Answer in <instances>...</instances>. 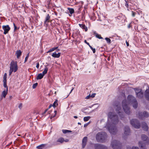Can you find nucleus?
Returning <instances> with one entry per match:
<instances>
[{
	"label": "nucleus",
	"mask_w": 149,
	"mask_h": 149,
	"mask_svg": "<svg viewBox=\"0 0 149 149\" xmlns=\"http://www.w3.org/2000/svg\"><path fill=\"white\" fill-rule=\"evenodd\" d=\"M58 100H56L55 101L54 103L53 106L54 107H55L56 106H57L58 105Z\"/></svg>",
	"instance_id": "obj_30"
},
{
	"label": "nucleus",
	"mask_w": 149,
	"mask_h": 149,
	"mask_svg": "<svg viewBox=\"0 0 149 149\" xmlns=\"http://www.w3.org/2000/svg\"><path fill=\"white\" fill-rule=\"evenodd\" d=\"M3 86L4 87L6 88L5 90H8V88L7 85L6 84V82H3Z\"/></svg>",
	"instance_id": "obj_34"
},
{
	"label": "nucleus",
	"mask_w": 149,
	"mask_h": 149,
	"mask_svg": "<svg viewBox=\"0 0 149 149\" xmlns=\"http://www.w3.org/2000/svg\"><path fill=\"white\" fill-rule=\"evenodd\" d=\"M89 123V122L88 123H87V124H84V127H86Z\"/></svg>",
	"instance_id": "obj_48"
},
{
	"label": "nucleus",
	"mask_w": 149,
	"mask_h": 149,
	"mask_svg": "<svg viewBox=\"0 0 149 149\" xmlns=\"http://www.w3.org/2000/svg\"><path fill=\"white\" fill-rule=\"evenodd\" d=\"M138 116L140 118L142 119L143 117H147L149 116L148 113L145 111L143 113H139L138 114Z\"/></svg>",
	"instance_id": "obj_12"
},
{
	"label": "nucleus",
	"mask_w": 149,
	"mask_h": 149,
	"mask_svg": "<svg viewBox=\"0 0 149 149\" xmlns=\"http://www.w3.org/2000/svg\"><path fill=\"white\" fill-rule=\"evenodd\" d=\"M127 149H139V148L137 147L133 146L131 147L130 146H128L127 148Z\"/></svg>",
	"instance_id": "obj_28"
},
{
	"label": "nucleus",
	"mask_w": 149,
	"mask_h": 149,
	"mask_svg": "<svg viewBox=\"0 0 149 149\" xmlns=\"http://www.w3.org/2000/svg\"><path fill=\"white\" fill-rule=\"evenodd\" d=\"M91 118L90 116L85 117L84 118V121H87L88 120Z\"/></svg>",
	"instance_id": "obj_23"
},
{
	"label": "nucleus",
	"mask_w": 149,
	"mask_h": 149,
	"mask_svg": "<svg viewBox=\"0 0 149 149\" xmlns=\"http://www.w3.org/2000/svg\"><path fill=\"white\" fill-rule=\"evenodd\" d=\"M74 89V88H72V89L71 90V91H70V93H71L72 92V91Z\"/></svg>",
	"instance_id": "obj_51"
},
{
	"label": "nucleus",
	"mask_w": 149,
	"mask_h": 149,
	"mask_svg": "<svg viewBox=\"0 0 149 149\" xmlns=\"http://www.w3.org/2000/svg\"><path fill=\"white\" fill-rule=\"evenodd\" d=\"M54 113H55V114H54V115L53 116H52V115L51 116V117H50V118L51 119H52V118L54 117L55 116H56V113H57V111H54Z\"/></svg>",
	"instance_id": "obj_37"
},
{
	"label": "nucleus",
	"mask_w": 149,
	"mask_h": 149,
	"mask_svg": "<svg viewBox=\"0 0 149 149\" xmlns=\"http://www.w3.org/2000/svg\"><path fill=\"white\" fill-rule=\"evenodd\" d=\"M39 64L38 63H37L36 65V67L38 68L39 67Z\"/></svg>",
	"instance_id": "obj_46"
},
{
	"label": "nucleus",
	"mask_w": 149,
	"mask_h": 149,
	"mask_svg": "<svg viewBox=\"0 0 149 149\" xmlns=\"http://www.w3.org/2000/svg\"><path fill=\"white\" fill-rule=\"evenodd\" d=\"M136 13L135 12H134L133 11H132V16L133 17H134Z\"/></svg>",
	"instance_id": "obj_41"
},
{
	"label": "nucleus",
	"mask_w": 149,
	"mask_h": 149,
	"mask_svg": "<svg viewBox=\"0 0 149 149\" xmlns=\"http://www.w3.org/2000/svg\"><path fill=\"white\" fill-rule=\"evenodd\" d=\"M144 96L147 100H149V89H147L145 91Z\"/></svg>",
	"instance_id": "obj_14"
},
{
	"label": "nucleus",
	"mask_w": 149,
	"mask_h": 149,
	"mask_svg": "<svg viewBox=\"0 0 149 149\" xmlns=\"http://www.w3.org/2000/svg\"><path fill=\"white\" fill-rule=\"evenodd\" d=\"M64 141V139L62 138H61L58 139L57 141V142L62 143Z\"/></svg>",
	"instance_id": "obj_27"
},
{
	"label": "nucleus",
	"mask_w": 149,
	"mask_h": 149,
	"mask_svg": "<svg viewBox=\"0 0 149 149\" xmlns=\"http://www.w3.org/2000/svg\"><path fill=\"white\" fill-rule=\"evenodd\" d=\"M14 26V30L15 31V30H16L17 29V27L16 26L15 24L14 23H13Z\"/></svg>",
	"instance_id": "obj_43"
},
{
	"label": "nucleus",
	"mask_w": 149,
	"mask_h": 149,
	"mask_svg": "<svg viewBox=\"0 0 149 149\" xmlns=\"http://www.w3.org/2000/svg\"><path fill=\"white\" fill-rule=\"evenodd\" d=\"M71 14H72L74 12V10L72 8H68Z\"/></svg>",
	"instance_id": "obj_33"
},
{
	"label": "nucleus",
	"mask_w": 149,
	"mask_h": 149,
	"mask_svg": "<svg viewBox=\"0 0 149 149\" xmlns=\"http://www.w3.org/2000/svg\"><path fill=\"white\" fill-rule=\"evenodd\" d=\"M44 76L42 73L39 74L37 76L36 79H40L43 77Z\"/></svg>",
	"instance_id": "obj_21"
},
{
	"label": "nucleus",
	"mask_w": 149,
	"mask_h": 149,
	"mask_svg": "<svg viewBox=\"0 0 149 149\" xmlns=\"http://www.w3.org/2000/svg\"><path fill=\"white\" fill-rule=\"evenodd\" d=\"M50 18V16H49V14H48L45 18V20L44 22V23L45 24H47V22H49V20Z\"/></svg>",
	"instance_id": "obj_20"
},
{
	"label": "nucleus",
	"mask_w": 149,
	"mask_h": 149,
	"mask_svg": "<svg viewBox=\"0 0 149 149\" xmlns=\"http://www.w3.org/2000/svg\"><path fill=\"white\" fill-rule=\"evenodd\" d=\"M78 124H79V125H80V124H81V123H78Z\"/></svg>",
	"instance_id": "obj_55"
},
{
	"label": "nucleus",
	"mask_w": 149,
	"mask_h": 149,
	"mask_svg": "<svg viewBox=\"0 0 149 149\" xmlns=\"http://www.w3.org/2000/svg\"><path fill=\"white\" fill-rule=\"evenodd\" d=\"M84 42L86 43L89 46V47H90V46H91V45H90L89 44V43L88 42H87L86 40H84Z\"/></svg>",
	"instance_id": "obj_44"
},
{
	"label": "nucleus",
	"mask_w": 149,
	"mask_h": 149,
	"mask_svg": "<svg viewBox=\"0 0 149 149\" xmlns=\"http://www.w3.org/2000/svg\"><path fill=\"white\" fill-rule=\"evenodd\" d=\"M105 40H106L108 43L110 44L111 43V40L109 38H105Z\"/></svg>",
	"instance_id": "obj_31"
},
{
	"label": "nucleus",
	"mask_w": 149,
	"mask_h": 149,
	"mask_svg": "<svg viewBox=\"0 0 149 149\" xmlns=\"http://www.w3.org/2000/svg\"><path fill=\"white\" fill-rule=\"evenodd\" d=\"M95 149H107V147L104 145L100 144H95L94 145Z\"/></svg>",
	"instance_id": "obj_10"
},
{
	"label": "nucleus",
	"mask_w": 149,
	"mask_h": 149,
	"mask_svg": "<svg viewBox=\"0 0 149 149\" xmlns=\"http://www.w3.org/2000/svg\"><path fill=\"white\" fill-rule=\"evenodd\" d=\"M48 70V68L47 67H46L44 70L43 71L42 73V74H43L44 75L47 72V71Z\"/></svg>",
	"instance_id": "obj_25"
},
{
	"label": "nucleus",
	"mask_w": 149,
	"mask_h": 149,
	"mask_svg": "<svg viewBox=\"0 0 149 149\" xmlns=\"http://www.w3.org/2000/svg\"><path fill=\"white\" fill-rule=\"evenodd\" d=\"M45 146V144H41L37 147V148H38V149H42V148L44 147Z\"/></svg>",
	"instance_id": "obj_24"
},
{
	"label": "nucleus",
	"mask_w": 149,
	"mask_h": 149,
	"mask_svg": "<svg viewBox=\"0 0 149 149\" xmlns=\"http://www.w3.org/2000/svg\"><path fill=\"white\" fill-rule=\"evenodd\" d=\"M18 68L16 62L12 61L10 63V70H9V75H10L12 72H16Z\"/></svg>",
	"instance_id": "obj_6"
},
{
	"label": "nucleus",
	"mask_w": 149,
	"mask_h": 149,
	"mask_svg": "<svg viewBox=\"0 0 149 149\" xmlns=\"http://www.w3.org/2000/svg\"><path fill=\"white\" fill-rule=\"evenodd\" d=\"M29 54H28L27 55V56L25 58V61H24L25 63L26 61H27L28 60V59L29 58Z\"/></svg>",
	"instance_id": "obj_40"
},
{
	"label": "nucleus",
	"mask_w": 149,
	"mask_h": 149,
	"mask_svg": "<svg viewBox=\"0 0 149 149\" xmlns=\"http://www.w3.org/2000/svg\"><path fill=\"white\" fill-rule=\"evenodd\" d=\"M142 127L143 129L145 131H147L148 129V126L146 124L145 122H143L142 124Z\"/></svg>",
	"instance_id": "obj_15"
},
{
	"label": "nucleus",
	"mask_w": 149,
	"mask_h": 149,
	"mask_svg": "<svg viewBox=\"0 0 149 149\" xmlns=\"http://www.w3.org/2000/svg\"><path fill=\"white\" fill-rule=\"evenodd\" d=\"M61 53H58V54H56V52H54L52 54V56L54 57L58 58L60 56Z\"/></svg>",
	"instance_id": "obj_16"
},
{
	"label": "nucleus",
	"mask_w": 149,
	"mask_h": 149,
	"mask_svg": "<svg viewBox=\"0 0 149 149\" xmlns=\"http://www.w3.org/2000/svg\"><path fill=\"white\" fill-rule=\"evenodd\" d=\"M115 108L117 112L118 113L121 119H122L123 117V113L121 112V109L119 103L118 102H116L114 104Z\"/></svg>",
	"instance_id": "obj_7"
},
{
	"label": "nucleus",
	"mask_w": 149,
	"mask_h": 149,
	"mask_svg": "<svg viewBox=\"0 0 149 149\" xmlns=\"http://www.w3.org/2000/svg\"><path fill=\"white\" fill-rule=\"evenodd\" d=\"M74 118H77V117L76 116H74Z\"/></svg>",
	"instance_id": "obj_53"
},
{
	"label": "nucleus",
	"mask_w": 149,
	"mask_h": 149,
	"mask_svg": "<svg viewBox=\"0 0 149 149\" xmlns=\"http://www.w3.org/2000/svg\"><path fill=\"white\" fill-rule=\"evenodd\" d=\"M124 133L126 135H129L130 133V130L128 126H126L124 127Z\"/></svg>",
	"instance_id": "obj_13"
},
{
	"label": "nucleus",
	"mask_w": 149,
	"mask_h": 149,
	"mask_svg": "<svg viewBox=\"0 0 149 149\" xmlns=\"http://www.w3.org/2000/svg\"><path fill=\"white\" fill-rule=\"evenodd\" d=\"M90 48L93 51V52L94 53L95 52V48H93L91 46L90 47Z\"/></svg>",
	"instance_id": "obj_36"
},
{
	"label": "nucleus",
	"mask_w": 149,
	"mask_h": 149,
	"mask_svg": "<svg viewBox=\"0 0 149 149\" xmlns=\"http://www.w3.org/2000/svg\"><path fill=\"white\" fill-rule=\"evenodd\" d=\"M111 146L113 149H121V144L119 141L116 140L112 141Z\"/></svg>",
	"instance_id": "obj_5"
},
{
	"label": "nucleus",
	"mask_w": 149,
	"mask_h": 149,
	"mask_svg": "<svg viewBox=\"0 0 149 149\" xmlns=\"http://www.w3.org/2000/svg\"><path fill=\"white\" fill-rule=\"evenodd\" d=\"M8 91L7 89V90H4L2 93L1 97H3L5 98L7 94Z\"/></svg>",
	"instance_id": "obj_17"
},
{
	"label": "nucleus",
	"mask_w": 149,
	"mask_h": 149,
	"mask_svg": "<svg viewBox=\"0 0 149 149\" xmlns=\"http://www.w3.org/2000/svg\"><path fill=\"white\" fill-rule=\"evenodd\" d=\"M96 37L97 38L99 39H103V38L100 35H99L97 34H96Z\"/></svg>",
	"instance_id": "obj_35"
},
{
	"label": "nucleus",
	"mask_w": 149,
	"mask_h": 149,
	"mask_svg": "<svg viewBox=\"0 0 149 149\" xmlns=\"http://www.w3.org/2000/svg\"><path fill=\"white\" fill-rule=\"evenodd\" d=\"M7 76V74L5 73L3 77V82H6Z\"/></svg>",
	"instance_id": "obj_29"
},
{
	"label": "nucleus",
	"mask_w": 149,
	"mask_h": 149,
	"mask_svg": "<svg viewBox=\"0 0 149 149\" xmlns=\"http://www.w3.org/2000/svg\"><path fill=\"white\" fill-rule=\"evenodd\" d=\"M2 28L4 31L3 33L5 35L8 33L10 29L9 26L8 25H3L2 26Z\"/></svg>",
	"instance_id": "obj_11"
},
{
	"label": "nucleus",
	"mask_w": 149,
	"mask_h": 149,
	"mask_svg": "<svg viewBox=\"0 0 149 149\" xmlns=\"http://www.w3.org/2000/svg\"><path fill=\"white\" fill-rule=\"evenodd\" d=\"M52 106L51 105H50L49 106V108H50Z\"/></svg>",
	"instance_id": "obj_54"
},
{
	"label": "nucleus",
	"mask_w": 149,
	"mask_h": 149,
	"mask_svg": "<svg viewBox=\"0 0 149 149\" xmlns=\"http://www.w3.org/2000/svg\"><path fill=\"white\" fill-rule=\"evenodd\" d=\"M86 143H84L82 142V147L84 148L86 145Z\"/></svg>",
	"instance_id": "obj_39"
},
{
	"label": "nucleus",
	"mask_w": 149,
	"mask_h": 149,
	"mask_svg": "<svg viewBox=\"0 0 149 149\" xmlns=\"http://www.w3.org/2000/svg\"><path fill=\"white\" fill-rule=\"evenodd\" d=\"M22 104H19V108L20 109H21L22 107Z\"/></svg>",
	"instance_id": "obj_45"
},
{
	"label": "nucleus",
	"mask_w": 149,
	"mask_h": 149,
	"mask_svg": "<svg viewBox=\"0 0 149 149\" xmlns=\"http://www.w3.org/2000/svg\"><path fill=\"white\" fill-rule=\"evenodd\" d=\"M126 44L127 45V46H129V44L128 42H127V41H126Z\"/></svg>",
	"instance_id": "obj_49"
},
{
	"label": "nucleus",
	"mask_w": 149,
	"mask_h": 149,
	"mask_svg": "<svg viewBox=\"0 0 149 149\" xmlns=\"http://www.w3.org/2000/svg\"><path fill=\"white\" fill-rule=\"evenodd\" d=\"M64 141L65 142H67L68 141V139H66V140H64Z\"/></svg>",
	"instance_id": "obj_50"
},
{
	"label": "nucleus",
	"mask_w": 149,
	"mask_h": 149,
	"mask_svg": "<svg viewBox=\"0 0 149 149\" xmlns=\"http://www.w3.org/2000/svg\"><path fill=\"white\" fill-rule=\"evenodd\" d=\"M37 85H38V83H36L34 84L32 86L33 88H36V87L37 86Z\"/></svg>",
	"instance_id": "obj_38"
},
{
	"label": "nucleus",
	"mask_w": 149,
	"mask_h": 149,
	"mask_svg": "<svg viewBox=\"0 0 149 149\" xmlns=\"http://www.w3.org/2000/svg\"><path fill=\"white\" fill-rule=\"evenodd\" d=\"M79 25L80 27L82 28V29H85V31H87L88 28L84 24H79Z\"/></svg>",
	"instance_id": "obj_19"
},
{
	"label": "nucleus",
	"mask_w": 149,
	"mask_h": 149,
	"mask_svg": "<svg viewBox=\"0 0 149 149\" xmlns=\"http://www.w3.org/2000/svg\"><path fill=\"white\" fill-rule=\"evenodd\" d=\"M90 97H91L90 95H89L87 96L86 97V98L87 99H88Z\"/></svg>",
	"instance_id": "obj_47"
},
{
	"label": "nucleus",
	"mask_w": 149,
	"mask_h": 149,
	"mask_svg": "<svg viewBox=\"0 0 149 149\" xmlns=\"http://www.w3.org/2000/svg\"><path fill=\"white\" fill-rule=\"evenodd\" d=\"M48 110V109H46L45 111H44V113H45Z\"/></svg>",
	"instance_id": "obj_52"
},
{
	"label": "nucleus",
	"mask_w": 149,
	"mask_h": 149,
	"mask_svg": "<svg viewBox=\"0 0 149 149\" xmlns=\"http://www.w3.org/2000/svg\"><path fill=\"white\" fill-rule=\"evenodd\" d=\"M58 48V47H53L52 49H51L47 52V53H48L51 52H52L54 51V50H55L57 49Z\"/></svg>",
	"instance_id": "obj_22"
},
{
	"label": "nucleus",
	"mask_w": 149,
	"mask_h": 149,
	"mask_svg": "<svg viewBox=\"0 0 149 149\" xmlns=\"http://www.w3.org/2000/svg\"><path fill=\"white\" fill-rule=\"evenodd\" d=\"M118 122L117 116L113 112H109L108 113V120L105 127L108 129L111 134H115L117 132V128L114 125L117 124Z\"/></svg>",
	"instance_id": "obj_1"
},
{
	"label": "nucleus",
	"mask_w": 149,
	"mask_h": 149,
	"mask_svg": "<svg viewBox=\"0 0 149 149\" xmlns=\"http://www.w3.org/2000/svg\"><path fill=\"white\" fill-rule=\"evenodd\" d=\"M141 139L145 141V144H143L142 142L140 141L139 142V146L141 147V149H145L146 148V145L149 144V139L148 137L145 134L141 135Z\"/></svg>",
	"instance_id": "obj_3"
},
{
	"label": "nucleus",
	"mask_w": 149,
	"mask_h": 149,
	"mask_svg": "<svg viewBox=\"0 0 149 149\" xmlns=\"http://www.w3.org/2000/svg\"><path fill=\"white\" fill-rule=\"evenodd\" d=\"M87 137L86 136H85L84 137L83 140H82V142H84V143H86L87 141Z\"/></svg>",
	"instance_id": "obj_32"
},
{
	"label": "nucleus",
	"mask_w": 149,
	"mask_h": 149,
	"mask_svg": "<svg viewBox=\"0 0 149 149\" xmlns=\"http://www.w3.org/2000/svg\"><path fill=\"white\" fill-rule=\"evenodd\" d=\"M134 90L138 98H141L143 97V93L142 91V90L141 89L135 88Z\"/></svg>",
	"instance_id": "obj_9"
},
{
	"label": "nucleus",
	"mask_w": 149,
	"mask_h": 149,
	"mask_svg": "<svg viewBox=\"0 0 149 149\" xmlns=\"http://www.w3.org/2000/svg\"><path fill=\"white\" fill-rule=\"evenodd\" d=\"M128 104H132L134 108H136L137 107V103L135 98L132 95H129L127 97V101L126 100H123L122 103L123 109L125 113L127 114L130 113V108L128 106Z\"/></svg>",
	"instance_id": "obj_2"
},
{
	"label": "nucleus",
	"mask_w": 149,
	"mask_h": 149,
	"mask_svg": "<svg viewBox=\"0 0 149 149\" xmlns=\"http://www.w3.org/2000/svg\"><path fill=\"white\" fill-rule=\"evenodd\" d=\"M64 134H66L67 133H68L70 132H71L72 131L70 130H62Z\"/></svg>",
	"instance_id": "obj_26"
},
{
	"label": "nucleus",
	"mask_w": 149,
	"mask_h": 149,
	"mask_svg": "<svg viewBox=\"0 0 149 149\" xmlns=\"http://www.w3.org/2000/svg\"><path fill=\"white\" fill-rule=\"evenodd\" d=\"M107 137V134L104 132H99L96 135L97 140L98 141L100 142H104Z\"/></svg>",
	"instance_id": "obj_4"
},
{
	"label": "nucleus",
	"mask_w": 149,
	"mask_h": 149,
	"mask_svg": "<svg viewBox=\"0 0 149 149\" xmlns=\"http://www.w3.org/2000/svg\"><path fill=\"white\" fill-rule=\"evenodd\" d=\"M130 123L132 126L136 128H140V125L139 121L136 119H132L130 121Z\"/></svg>",
	"instance_id": "obj_8"
},
{
	"label": "nucleus",
	"mask_w": 149,
	"mask_h": 149,
	"mask_svg": "<svg viewBox=\"0 0 149 149\" xmlns=\"http://www.w3.org/2000/svg\"><path fill=\"white\" fill-rule=\"evenodd\" d=\"M15 54L16 55L17 57V58H19L22 54V52L20 50H18L16 51Z\"/></svg>",
	"instance_id": "obj_18"
},
{
	"label": "nucleus",
	"mask_w": 149,
	"mask_h": 149,
	"mask_svg": "<svg viewBox=\"0 0 149 149\" xmlns=\"http://www.w3.org/2000/svg\"><path fill=\"white\" fill-rule=\"evenodd\" d=\"M95 93H93L90 95L91 97L93 98L95 97Z\"/></svg>",
	"instance_id": "obj_42"
}]
</instances>
